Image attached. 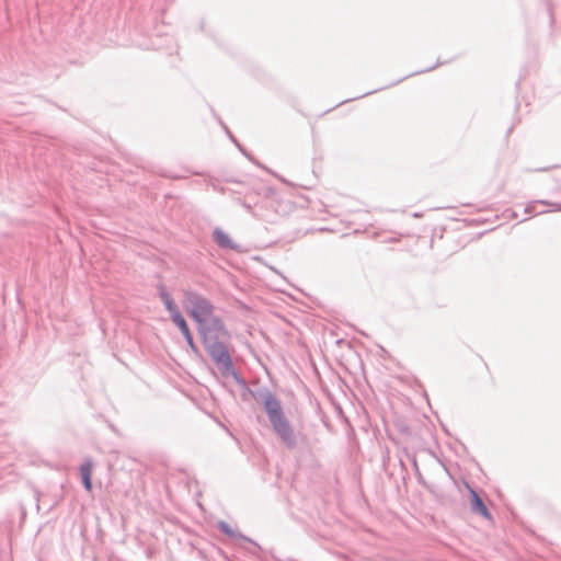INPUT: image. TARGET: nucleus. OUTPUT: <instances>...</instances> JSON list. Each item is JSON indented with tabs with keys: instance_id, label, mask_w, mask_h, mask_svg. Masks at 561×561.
<instances>
[{
	"instance_id": "obj_22",
	"label": "nucleus",
	"mask_w": 561,
	"mask_h": 561,
	"mask_svg": "<svg viewBox=\"0 0 561 561\" xmlns=\"http://www.w3.org/2000/svg\"><path fill=\"white\" fill-rule=\"evenodd\" d=\"M549 14H550V16H551V21H553L552 11H551V9H550V8H549Z\"/></svg>"
},
{
	"instance_id": "obj_21",
	"label": "nucleus",
	"mask_w": 561,
	"mask_h": 561,
	"mask_svg": "<svg viewBox=\"0 0 561 561\" xmlns=\"http://www.w3.org/2000/svg\"><path fill=\"white\" fill-rule=\"evenodd\" d=\"M198 28H199V31H202V32H205V31H206V30H205V21H204V19H201V20H199Z\"/></svg>"
},
{
	"instance_id": "obj_15",
	"label": "nucleus",
	"mask_w": 561,
	"mask_h": 561,
	"mask_svg": "<svg viewBox=\"0 0 561 561\" xmlns=\"http://www.w3.org/2000/svg\"><path fill=\"white\" fill-rule=\"evenodd\" d=\"M539 202L541 205L550 206L551 211H561V203L549 202L547 199H540Z\"/></svg>"
},
{
	"instance_id": "obj_14",
	"label": "nucleus",
	"mask_w": 561,
	"mask_h": 561,
	"mask_svg": "<svg viewBox=\"0 0 561 561\" xmlns=\"http://www.w3.org/2000/svg\"><path fill=\"white\" fill-rule=\"evenodd\" d=\"M396 427L403 435H411V427L404 421L396 422Z\"/></svg>"
},
{
	"instance_id": "obj_8",
	"label": "nucleus",
	"mask_w": 561,
	"mask_h": 561,
	"mask_svg": "<svg viewBox=\"0 0 561 561\" xmlns=\"http://www.w3.org/2000/svg\"><path fill=\"white\" fill-rule=\"evenodd\" d=\"M157 288H158L159 298L163 302L165 310L169 312L170 319L172 320V319L179 317V314H182V312L180 311L178 305L175 304L173 297L171 296V294L169 293L167 287L163 284H159Z\"/></svg>"
},
{
	"instance_id": "obj_23",
	"label": "nucleus",
	"mask_w": 561,
	"mask_h": 561,
	"mask_svg": "<svg viewBox=\"0 0 561 561\" xmlns=\"http://www.w3.org/2000/svg\"><path fill=\"white\" fill-rule=\"evenodd\" d=\"M547 170H548V168H540L537 171H547Z\"/></svg>"
},
{
	"instance_id": "obj_7",
	"label": "nucleus",
	"mask_w": 561,
	"mask_h": 561,
	"mask_svg": "<svg viewBox=\"0 0 561 561\" xmlns=\"http://www.w3.org/2000/svg\"><path fill=\"white\" fill-rule=\"evenodd\" d=\"M211 239L216 245L222 250H231L237 253H242L241 244L234 242L230 236L220 227H216L211 232Z\"/></svg>"
},
{
	"instance_id": "obj_5",
	"label": "nucleus",
	"mask_w": 561,
	"mask_h": 561,
	"mask_svg": "<svg viewBox=\"0 0 561 561\" xmlns=\"http://www.w3.org/2000/svg\"><path fill=\"white\" fill-rule=\"evenodd\" d=\"M445 64H446V61H440V60L438 59V60H437V62H436V64H434L433 66H430V67H427V68H424V69L417 70V71H414V72H412V73H410V75H407V76H404V77H402V78H400V79H398V80H396V81H393V82H391V83L387 84L386 87L378 88V89H375V90H371V91H367V92H365V93H363V94H360V95H357V96H354V98H350V99L343 100V101L339 102L335 106H333V107H331V108L327 110V111L324 112V114H325V113H329V112H331L332 110H334V108H336V107H339V106H341V105H343V104H345V103H348V102H351V101H355V100H358V99H363V98H365V96L371 95V94H374V93H376V92H378V91H381V90H383V89L394 87V85L399 84L400 82L404 81L405 79H408V78H410V77L417 76V75L425 73V72H430V71H432V70L436 69L437 67H439V66H442V65H445Z\"/></svg>"
},
{
	"instance_id": "obj_18",
	"label": "nucleus",
	"mask_w": 561,
	"mask_h": 561,
	"mask_svg": "<svg viewBox=\"0 0 561 561\" xmlns=\"http://www.w3.org/2000/svg\"><path fill=\"white\" fill-rule=\"evenodd\" d=\"M444 467V470L445 472L447 473L448 478L454 482L455 485H457V480L456 478L453 476V473L450 472V470L445 466L443 465Z\"/></svg>"
},
{
	"instance_id": "obj_9",
	"label": "nucleus",
	"mask_w": 561,
	"mask_h": 561,
	"mask_svg": "<svg viewBox=\"0 0 561 561\" xmlns=\"http://www.w3.org/2000/svg\"><path fill=\"white\" fill-rule=\"evenodd\" d=\"M217 528L218 530L226 535L227 537L231 538V539H236V540H244V541H248L250 542L251 545H253V547L256 549V550H261V547L254 541L252 540L251 538L247 537L245 535H243L242 533H240L238 529H233L229 523H227L226 520H219L217 523Z\"/></svg>"
},
{
	"instance_id": "obj_11",
	"label": "nucleus",
	"mask_w": 561,
	"mask_h": 561,
	"mask_svg": "<svg viewBox=\"0 0 561 561\" xmlns=\"http://www.w3.org/2000/svg\"><path fill=\"white\" fill-rule=\"evenodd\" d=\"M219 124L225 129L226 134L228 135L229 139L236 145V147L239 149V151L248 158L250 161L254 162L259 165V162L254 159V157L240 144V141L236 138V136L231 133V130L228 128V126L225 125L222 121L219 119Z\"/></svg>"
},
{
	"instance_id": "obj_10",
	"label": "nucleus",
	"mask_w": 561,
	"mask_h": 561,
	"mask_svg": "<svg viewBox=\"0 0 561 561\" xmlns=\"http://www.w3.org/2000/svg\"><path fill=\"white\" fill-rule=\"evenodd\" d=\"M93 467H94V462L91 457H87L79 467L81 483H82L83 489L87 492H91L92 488H93V484H92Z\"/></svg>"
},
{
	"instance_id": "obj_3",
	"label": "nucleus",
	"mask_w": 561,
	"mask_h": 561,
	"mask_svg": "<svg viewBox=\"0 0 561 561\" xmlns=\"http://www.w3.org/2000/svg\"><path fill=\"white\" fill-rule=\"evenodd\" d=\"M184 308L190 318L195 322L197 331L207 329L206 320L215 310L214 304L196 290L184 293Z\"/></svg>"
},
{
	"instance_id": "obj_17",
	"label": "nucleus",
	"mask_w": 561,
	"mask_h": 561,
	"mask_svg": "<svg viewBox=\"0 0 561 561\" xmlns=\"http://www.w3.org/2000/svg\"><path fill=\"white\" fill-rule=\"evenodd\" d=\"M415 476H416L419 484H421L422 486L428 489V485H427L426 481L424 480L421 471H419V473H415Z\"/></svg>"
},
{
	"instance_id": "obj_1",
	"label": "nucleus",
	"mask_w": 561,
	"mask_h": 561,
	"mask_svg": "<svg viewBox=\"0 0 561 561\" xmlns=\"http://www.w3.org/2000/svg\"><path fill=\"white\" fill-rule=\"evenodd\" d=\"M215 366L224 378L231 377L241 387L242 401H248L251 397L261 402L273 432L289 450L295 449L298 445L296 434L276 394L265 386L252 390L245 378L236 368L232 356L215 363Z\"/></svg>"
},
{
	"instance_id": "obj_12",
	"label": "nucleus",
	"mask_w": 561,
	"mask_h": 561,
	"mask_svg": "<svg viewBox=\"0 0 561 561\" xmlns=\"http://www.w3.org/2000/svg\"><path fill=\"white\" fill-rule=\"evenodd\" d=\"M257 194L263 195L265 202L267 203L268 201H275L277 196V191L272 186H263Z\"/></svg>"
},
{
	"instance_id": "obj_13",
	"label": "nucleus",
	"mask_w": 561,
	"mask_h": 561,
	"mask_svg": "<svg viewBox=\"0 0 561 561\" xmlns=\"http://www.w3.org/2000/svg\"><path fill=\"white\" fill-rule=\"evenodd\" d=\"M540 204L539 201H534V202H530L528 203L525 207H524V213L525 214H528V215H541V214H545L547 213L548 210H538L537 209V206Z\"/></svg>"
},
{
	"instance_id": "obj_6",
	"label": "nucleus",
	"mask_w": 561,
	"mask_h": 561,
	"mask_svg": "<svg viewBox=\"0 0 561 561\" xmlns=\"http://www.w3.org/2000/svg\"><path fill=\"white\" fill-rule=\"evenodd\" d=\"M173 324L180 330L182 333L187 346L194 353L195 356L202 357V353L197 344L195 343L193 333L188 327V323L183 314H179V317L171 320Z\"/></svg>"
},
{
	"instance_id": "obj_24",
	"label": "nucleus",
	"mask_w": 561,
	"mask_h": 561,
	"mask_svg": "<svg viewBox=\"0 0 561 561\" xmlns=\"http://www.w3.org/2000/svg\"><path fill=\"white\" fill-rule=\"evenodd\" d=\"M519 83H520V80H518V81L516 82V88H518V87H519Z\"/></svg>"
},
{
	"instance_id": "obj_20",
	"label": "nucleus",
	"mask_w": 561,
	"mask_h": 561,
	"mask_svg": "<svg viewBox=\"0 0 561 561\" xmlns=\"http://www.w3.org/2000/svg\"><path fill=\"white\" fill-rule=\"evenodd\" d=\"M241 205L249 211L252 209L251 204L247 199L242 201Z\"/></svg>"
},
{
	"instance_id": "obj_19",
	"label": "nucleus",
	"mask_w": 561,
	"mask_h": 561,
	"mask_svg": "<svg viewBox=\"0 0 561 561\" xmlns=\"http://www.w3.org/2000/svg\"><path fill=\"white\" fill-rule=\"evenodd\" d=\"M162 176H164V178H167V179H172V180H179V179H181V176H180V175H176V174H170V173H167V172L162 173Z\"/></svg>"
},
{
	"instance_id": "obj_4",
	"label": "nucleus",
	"mask_w": 561,
	"mask_h": 561,
	"mask_svg": "<svg viewBox=\"0 0 561 561\" xmlns=\"http://www.w3.org/2000/svg\"><path fill=\"white\" fill-rule=\"evenodd\" d=\"M462 484L465 485V488L468 490V493H469L470 511L473 514L481 516L482 518H484L486 520H492L493 515L490 512V510L488 508L483 499L479 495L478 491L466 479H462Z\"/></svg>"
},
{
	"instance_id": "obj_2",
	"label": "nucleus",
	"mask_w": 561,
	"mask_h": 561,
	"mask_svg": "<svg viewBox=\"0 0 561 561\" xmlns=\"http://www.w3.org/2000/svg\"><path fill=\"white\" fill-rule=\"evenodd\" d=\"M207 329L197 331L205 352L208 354L213 363L220 362L231 356L225 340L230 339L231 334L225 321L214 312L206 320Z\"/></svg>"
},
{
	"instance_id": "obj_16",
	"label": "nucleus",
	"mask_w": 561,
	"mask_h": 561,
	"mask_svg": "<svg viewBox=\"0 0 561 561\" xmlns=\"http://www.w3.org/2000/svg\"><path fill=\"white\" fill-rule=\"evenodd\" d=\"M411 462H412V466H413V470L415 473H419L420 471V468H419V465H417V460H416V456L415 455H412V456H409Z\"/></svg>"
}]
</instances>
